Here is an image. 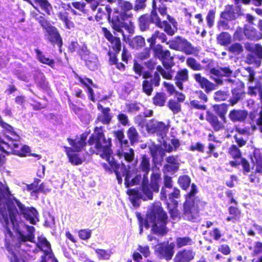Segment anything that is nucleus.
<instances>
[{"label": "nucleus", "mask_w": 262, "mask_h": 262, "mask_svg": "<svg viewBox=\"0 0 262 262\" xmlns=\"http://www.w3.org/2000/svg\"><path fill=\"white\" fill-rule=\"evenodd\" d=\"M85 2H84L86 10L88 13V18L89 20L92 19V16L91 14L92 12L95 11L97 7L99 5V3L97 0H84Z\"/></svg>", "instance_id": "nucleus-47"}, {"label": "nucleus", "mask_w": 262, "mask_h": 262, "mask_svg": "<svg viewBox=\"0 0 262 262\" xmlns=\"http://www.w3.org/2000/svg\"><path fill=\"white\" fill-rule=\"evenodd\" d=\"M107 161L108 162L111 168L113 170V171L116 176L118 184H121L122 182V177L124 176L125 178H126L127 175L129 174L130 172L129 167L127 168L126 165L123 163H121V164L118 163L114 158H112L111 160L109 159Z\"/></svg>", "instance_id": "nucleus-16"}, {"label": "nucleus", "mask_w": 262, "mask_h": 262, "mask_svg": "<svg viewBox=\"0 0 262 262\" xmlns=\"http://www.w3.org/2000/svg\"><path fill=\"white\" fill-rule=\"evenodd\" d=\"M89 134V132H84L79 136L76 135L75 139L68 138L67 141L71 146L70 147L71 150L76 152L82 151L88 144L86 139Z\"/></svg>", "instance_id": "nucleus-15"}, {"label": "nucleus", "mask_w": 262, "mask_h": 262, "mask_svg": "<svg viewBox=\"0 0 262 262\" xmlns=\"http://www.w3.org/2000/svg\"><path fill=\"white\" fill-rule=\"evenodd\" d=\"M68 49L71 53L76 52L80 57L89 54L86 45L84 43L80 45L77 41H71L68 45Z\"/></svg>", "instance_id": "nucleus-26"}, {"label": "nucleus", "mask_w": 262, "mask_h": 262, "mask_svg": "<svg viewBox=\"0 0 262 262\" xmlns=\"http://www.w3.org/2000/svg\"><path fill=\"white\" fill-rule=\"evenodd\" d=\"M257 92L258 93L259 99L262 102V84L260 83L256 84L254 86H249L248 87L247 93L251 96H256Z\"/></svg>", "instance_id": "nucleus-49"}, {"label": "nucleus", "mask_w": 262, "mask_h": 262, "mask_svg": "<svg viewBox=\"0 0 262 262\" xmlns=\"http://www.w3.org/2000/svg\"><path fill=\"white\" fill-rule=\"evenodd\" d=\"M57 16L59 19L61 20L67 29H70L74 27L73 23L71 20L69 13L65 11L58 12Z\"/></svg>", "instance_id": "nucleus-45"}, {"label": "nucleus", "mask_w": 262, "mask_h": 262, "mask_svg": "<svg viewBox=\"0 0 262 262\" xmlns=\"http://www.w3.org/2000/svg\"><path fill=\"white\" fill-rule=\"evenodd\" d=\"M250 123L258 126H262V107L259 111L253 110L248 114Z\"/></svg>", "instance_id": "nucleus-32"}, {"label": "nucleus", "mask_w": 262, "mask_h": 262, "mask_svg": "<svg viewBox=\"0 0 262 262\" xmlns=\"http://www.w3.org/2000/svg\"><path fill=\"white\" fill-rule=\"evenodd\" d=\"M175 244L168 242L160 243L155 250L156 254L160 258L169 261L172 259L174 253Z\"/></svg>", "instance_id": "nucleus-14"}, {"label": "nucleus", "mask_w": 262, "mask_h": 262, "mask_svg": "<svg viewBox=\"0 0 262 262\" xmlns=\"http://www.w3.org/2000/svg\"><path fill=\"white\" fill-rule=\"evenodd\" d=\"M186 65L193 71H201L203 67L193 57H188L186 61Z\"/></svg>", "instance_id": "nucleus-50"}, {"label": "nucleus", "mask_w": 262, "mask_h": 262, "mask_svg": "<svg viewBox=\"0 0 262 262\" xmlns=\"http://www.w3.org/2000/svg\"><path fill=\"white\" fill-rule=\"evenodd\" d=\"M236 86L231 90L232 96L229 100L230 104L231 106H234L245 97L244 83L239 81L238 82L236 83Z\"/></svg>", "instance_id": "nucleus-21"}, {"label": "nucleus", "mask_w": 262, "mask_h": 262, "mask_svg": "<svg viewBox=\"0 0 262 262\" xmlns=\"http://www.w3.org/2000/svg\"><path fill=\"white\" fill-rule=\"evenodd\" d=\"M248 116L247 110L241 109H233L229 113L228 117L233 122H243Z\"/></svg>", "instance_id": "nucleus-27"}, {"label": "nucleus", "mask_w": 262, "mask_h": 262, "mask_svg": "<svg viewBox=\"0 0 262 262\" xmlns=\"http://www.w3.org/2000/svg\"><path fill=\"white\" fill-rule=\"evenodd\" d=\"M228 50L230 53L236 55H238L243 52L244 49L241 43L238 42H235L232 43L229 47Z\"/></svg>", "instance_id": "nucleus-55"}, {"label": "nucleus", "mask_w": 262, "mask_h": 262, "mask_svg": "<svg viewBox=\"0 0 262 262\" xmlns=\"http://www.w3.org/2000/svg\"><path fill=\"white\" fill-rule=\"evenodd\" d=\"M118 53H113L111 51H108L107 55L108 56V62L110 66H115V68L121 72H124L126 70L125 64L122 62H119L118 59Z\"/></svg>", "instance_id": "nucleus-29"}, {"label": "nucleus", "mask_w": 262, "mask_h": 262, "mask_svg": "<svg viewBox=\"0 0 262 262\" xmlns=\"http://www.w3.org/2000/svg\"><path fill=\"white\" fill-rule=\"evenodd\" d=\"M188 149L191 151H196L199 152L203 153L205 150V145L200 142H197L194 144H191Z\"/></svg>", "instance_id": "nucleus-61"}, {"label": "nucleus", "mask_w": 262, "mask_h": 262, "mask_svg": "<svg viewBox=\"0 0 262 262\" xmlns=\"http://www.w3.org/2000/svg\"><path fill=\"white\" fill-rule=\"evenodd\" d=\"M36 20L44 30V38L53 47L57 46L61 52L63 46L62 37L58 29L52 25L44 15L36 17Z\"/></svg>", "instance_id": "nucleus-9"}, {"label": "nucleus", "mask_w": 262, "mask_h": 262, "mask_svg": "<svg viewBox=\"0 0 262 262\" xmlns=\"http://www.w3.org/2000/svg\"><path fill=\"white\" fill-rule=\"evenodd\" d=\"M126 134L131 145H134L139 141L140 136L135 127L132 126L127 130Z\"/></svg>", "instance_id": "nucleus-41"}, {"label": "nucleus", "mask_w": 262, "mask_h": 262, "mask_svg": "<svg viewBox=\"0 0 262 262\" xmlns=\"http://www.w3.org/2000/svg\"><path fill=\"white\" fill-rule=\"evenodd\" d=\"M191 183V179L187 175L180 176L178 179V183L180 187L184 190L187 189Z\"/></svg>", "instance_id": "nucleus-51"}, {"label": "nucleus", "mask_w": 262, "mask_h": 262, "mask_svg": "<svg viewBox=\"0 0 262 262\" xmlns=\"http://www.w3.org/2000/svg\"><path fill=\"white\" fill-rule=\"evenodd\" d=\"M37 247L41 251H43L45 256L49 255L50 257L53 256L51 244L46 237H38Z\"/></svg>", "instance_id": "nucleus-30"}, {"label": "nucleus", "mask_w": 262, "mask_h": 262, "mask_svg": "<svg viewBox=\"0 0 262 262\" xmlns=\"http://www.w3.org/2000/svg\"><path fill=\"white\" fill-rule=\"evenodd\" d=\"M169 47L175 51L182 52L187 55L196 54L199 52L196 48L194 47L187 39L181 36H177L171 40Z\"/></svg>", "instance_id": "nucleus-11"}, {"label": "nucleus", "mask_w": 262, "mask_h": 262, "mask_svg": "<svg viewBox=\"0 0 262 262\" xmlns=\"http://www.w3.org/2000/svg\"><path fill=\"white\" fill-rule=\"evenodd\" d=\"M99 259L108 260L110 259L111 252L104 249H96L95 250Z\"/></svg>", "instance_id": "nucleus-57"}, {"label": "nucleus", "mask_w": 262, "mask_h": 262, "mask_svg": "<svg viewBox=\"0 0 262 262\" xmlns=\"http://www.w3.org/2000/svg\"><path fill=\"white\" fill-rule=\"evenodd\" d=\"M197 192V187L194 183H192L190 191L184 196L182 215L188 221H194L199 216L200 211L204 208L206 204L199 196L195 195Z\"/></svg>", "instance_id": "nucleus-7"}, {"label": "nucleus", "mask_w": 262, "mask_h": 262, "mask_svg": "<svg viewBox=\"0 0 262 262\" xmlns=\"http://www.w3.org/2000/svg\"><path fill=\"white\" fill-rule=\"evenodd\" d=\"M140 171L144 172L143 177L147 176L150 170V158L146 154L142 155L140 162L139 165Z\"/></svg>", "instance_id": "nucleus-35"}, {"label": "nucleus", "mask_w": 262, "mask_h": 262, "mask_svg": "<svg viewBox=\"0 0 262 262\" xmlns=\"http://www.w3.org/2000/svg\"><path fill=\"white\" fill-rule=\"evenodd\" d=\"M209 73L211 75V79L213 80L217 85H222L223 81L222 79V75L221 68L219 69L212 68L209 70Z\"/></svg>", "instance_id": "nucleus-43"}, {"label": "nucleus", "mask_w": 262, "mask_h": 262, "mask_svg": "<svg viewBox=\"0 0 262 262\" xmlns=\"http://www.w3.org/2000/svg\"><path fill=\"white\" fill-rule=\"evenodd\" d=\"M246 50L250 53L247 54L245 62L248 64H253L256 67H259L262 60V46L256 43L254 46H246Z\"/></svg>", "instance_id": "nucleus-12"}, {"label": "nucleus", "mask_w": 262, "mask_h": 262, "mask_svg": "<svg viewBox=\"0 0 262 262\" xmlns=\"http://www.w3.org/2000/svg\"><path fill=\"white\" fill-rule=\"evenodd\" d=\"M146 128L148 133H157L161 135L165 134L168 130V126L164 122H158L154 119L150 120L146 123Z\"/></svg>", "instance_id": "nucleus-20"}, {"label": "nucleus", "mask_w": 262, "mask_h": 262, "mask_svg": "<svg viewBox=\"0 0 262 262\" xmlns=\"http://www.w3.org/2000/svg\"><path fill=\"white\" fill-rule=\"evenodd\" d=\"M235 142L237 144V146L239 147H242L246 145L248 140V137L234 135L233 136Z\"/></svg>", "instance_id": "nucleus-60"}, {"label": "nucleus", "mask_w": 262, "mask_h": 262, "mask_svg": "<svg viewBox=\"0 0 262 262\" xmlns=\"http://www.w3.org/2000/svg\"><path fill=\"white\" fill-rule=\"evenodd\" d=\"M119 156H123L126 161L131 162L134 159L135 152L134 150L132 148H130L128 152H122L118 154Z\"/></svg>", "instance_id": "nucleus-58"}, {"label": "nucleus", "mask_w": 262, "mask_h": 262, "mask_svg": "<svg viewBox=\"0 0 262 262\" xmlns=\"http://www.w3.org/2000/svg\"><path fill=\"white\" fill-rule=\"evenodd\" d=\"M215 11L213 9L210 10L206 16V21L208 27L211 28L214 22Z\"/></svg>", "instance_id": "nucleus-64"}, {"label": "nucleus", "mask_w": 262, "mask_h": 262, "mask_svg": "<svg viewBox=\"0 0 262 262\" xmlns=\"http://www.w3.org/2000/svg\"><path fill=\"white\" fill-rule=\"evenodd\" d=\"M131 178V172L129 174L127 175V177L124 178V184L126 187H129L130 186H135L139 185L140 183L142 181L143 178L140 174H137L134 178H133L130 181V178Z\"/></svg>", "instance_id": "nucleus-48"}, {"label": "nucleus", "mask_w": 262, "mask_h": 262, "mask_svg": "<svg viewBox=\"0 0 262 262\" xmlns=\"http://www.w3.org/2000/svg\"><path fill=\"white\" fill-rule=\"evenodd\" d=\"M34 51L36 54L37 59L39 62L47 64L52 69H54L55 63L54 59L46 57L42 52L38 49H35Z\"/></svg>", "instance_id": "nucleus-39"}, {"label": "nucleus", "mask_w": 262, "mask_h": 262, "mask_svg": "<svg viewBox=\"0 0 262 262\" xmlns=\"http://www.w3.org/2000/svg\"><path fill=\"white\" fill-rule=\"evenodd\" d=\"M112 116H107L102 115H98L95 121V123H101L103 124L108 125L112 120Z\"/></svg>", "instance_id": "nucleus-62"}, {"label": "nucleus", "mask_w": 262, "mask_h": 262, "mask_svg": "<svg viewBox=\"0 0 262 262\" xmlns=\"http://www.w3.org/2000/svg\"><path fill=\"white\" fill-rule=\"evenodd\" d=\"M130 47L135 49H139L145 46V38L141 35H136L129 42Z\"/></svg>", "instance_id": "nucleus-46"}, {"label": "nucleus", "mask_w": 262, "mask_h": 262, "mask_svg": "<svg viewBox=\"0 0 262 262\" xmlns=\"http://www.w3.org/2000/svg\"><path fill=\"white\" fill-rule=\"evenodd\" d=\"M166 163L164 165L162 171L164 174H174L179 169L180 163L178 155H170L165 158Z\"/></svg>", "instance_id": "nucleus-19"}, {"label": "nucleus", "mask_w": 262, "mask_h": 262, "mask_svg": "<svg viewBox=\"0 0 262 262\" xmlns=\"http://www.w3.org/2000/svg\"><path fill=\"white\" fill-rule=\"evenodd\" d=\"M102 31L106 39L111 43L114 53H119L121 49V41L119 37L114 36L105 27L102 28Z\"/></svg>", "instance_id": "nucleus-23"}, {"label": "nucleus", "mask_w": 262, "mask_h": 262, "mask_svg": "<svg viewBox=\"0 0 262 262\" xmlns=\"http://www.w3.org/2000/svg\"><path fill=\"white\" fill-rule=\"evenodd\" d=\"M63 148L70 163L74 165H79L82 163L83 160L78 154L72 153L74 152V150H71L70 147L67 146H64Z\"/></svg>", "instance_id": "nucleus-33"}, {"label": "nucleus", "mask_w": 262, "mask_h": 262, "mask_svg": "<svg viewBox=\"0 0 262 262\" xmlns=\"http://www.w3.org/2000/svg\"><path fill=\"white\" fill-rule=\"evenodd\" d=\"M4 144L6 145L11 149V152L15 155L20 157H25L27 156L28 153L31 151L30 148L27 145H23L18 141L11 140L10 142H6Z\"/></svg>", "instance_id": "nucleus-17"}, {"label": "nucleus", "mask_w": 262, "mask_h": 262, "mask_svg": "<svg viewBox=\"0 0 262 262\" xmlns=\"http://www.w3.org/2000/svg\"><path fill=\"white\" fill-rule=\"evenodd\" d=\"M24 1L31 3L30 0H24ZM41 10L44 11L48 15H51L53 11V7L51 4L48 0H33Z\"/></svg>", "instance_id": "nucleus-37"}, {"label": "nucleus", "mask_w": 262, "mask_h": 262, "mask_svg": "<svg viewBox=\"0 0 262 262\" xmlns=\"http://www.w3.org/2000/svg\"><path fill=\"white\" fill-rule=\"evenodd\" d=\"M88 144L90 146L89 151L91 154L99 155L106 161L110 159L112 139L105 137L103 126L94 128V133L91 135L88 140Z\"/></svg>", "instance_id": "nucleus-5"}, {"label": "nucleus", "mask_w": 262, "mask_h": 262, "mask_svg": "<svg viewBox=\"0 0 262 262\" xmlns=\"http://www.w3.org/2000/svg\"><path fill=\"white\" fill-rule=\"evenodd\" d=\"M35 82L37 86L42 90H47L49 88L48 82L42 73H40L36 77Z\"/></svg>", "instance_id": "nucleus-53"}, {"label": "nucleus", "mask_w": 262, "mask_h": 262, "mask_svg": "<svg viewBox=\"0 0 262 262\" xmlns=\"http://www.w3.org/2000/svg\"><path fill=\"white\" fill-rule=\"evenodd\" d=\"M85 61L86 66L91 71H95L98 68V58L94 54H91L89 51V54L81 57Z\"/></svg>", "instance_id": "nucleus-31"}, {"label": "nucleus", "mask_w": 262, "mask_h": 262, "mask_svg": "<svg viewBox=\"0 0 262 262\" xmlns=\"http://www.w3.org/2000/svg\"><path fill=\"white\" fill-rule=\"evenodd\" d=\"M241 15L240 8L236 9L234 6L228 5L225 7L224 11L221 12L220 16L227 21H232Z\"/></svg>", "instance_id": "nucleus-22"}, {"label": "nucleus", "mask_w": 262, "mask_h": 262, "mask_svg": "<svg viewBox=\"0 0 262 262\" xmlns=\"http://www.w3.org/2000/svg\"><path fill=\"white\" fill-rule=\"evenodd\" d=\"M72 6L76 9L79 10L83 14L88 16V13L86 10V7L83 2H74L72 3Z\"/></svg>", "instance_id": "nucleus-63"}, {"label": "nucleus", "mask_w": 262, "mask_h": 262, "mask_svg": "<svg viewBox=\"0 0 262 262\" xmlns=\"http://www.w3.org/2000/svg\"><path fill=\"white\" fill-rule=\"evenodd\" d=\"M195 252L192 248L178 250L173 258V262H191L195 258Z\"/></svg>", "instance_id": "nucleus-18"}, {"label": "nucleus", "mask_w": 262, "mask_h": 262, "mask_svg": "<svg viewBox=\"0 0 262 262\" xmlns=\"http://www.w3.org/2000/svg\"><path fill=\"white\" fill-rule=\"evenodd\" d=\"M138 219L141 231L143 227L146 229L150 227L153 234L164 236L168 233V229L166 226L168 222V215L161 206H154L145 218L139 215Z\"/></svg>", "instance_id": "nucleus-4"}, {"label": "nucleus", "mask_w": 262, "mask_h": 262, "mask_svg": "<svg viewBox=\"0 0 262 262\" xmlns=\"http://www.w3.org/2000/svg\"><path fill=\"white\" fill-rule=\"evenodd\" d=\"M217 43L222 46H227L232 41V37L227 32H222L216 36Z\"/></svg>", "instance_id": "nucleus-42"}, {"label": "nucleus", "mask_w": 262, "mask_h": 262, "mask_svg": "<svg viewBox=\"0 0 262 262\" xmlns=\"http://www.w3.org/2000/svg\"><path fill=\"white\" fill-rule=\"evenodd\" d=\"M228 154L234 160L229 161L230 165L232 167H237L239 165L237 160L242 157V153L239 147L235 144L231 145L228 149Z\"/></svg>", "instance_id": "nucleus-25"}, {"label": "nucleus", "mask_w": 262, "mask_h": 262, "mask_svg": "<svg viewBox=\"0 0 262 262\" xmlns=\"http://www.w3.org/2000/svg\"><path fill=\"white\" fill-rule=\"evenodd\" d=\"M14 200L20 202L14 196L8 197L5 201V206L0 207V223L9 232H10L9 220L12 224L14 225L17 222V217L19 214V208L15 204Z\"/></svg>", "instance_id": "nucleus-8"}, {"label": "nucleus", "mask_w": 262, "mask_h": 262, "mask_svg": "<svg viewBox=\"0 0 262 262\" xmlns=\"http://www.w3.org/2000/svg\"><path fill=\"white\" fill-rule=\"evenodd\" d=\"M192 238L188 236H178L175 238V247L177 249H182V248L190 246L194 244Z\"/></svg>", "instance_id": "nucleus-36"}, {"label": "nucleus", "mask_w": 262, "mask_h": 262, "mask_svg": "<svg viewBox=\"0 0 262 262\" xmlns=\"http://www.w3.org/2000/svg\"><path fill=\"white\" fill-rule=\"evenodd\" d=\"M188 71L184 68L178 70L173 78L176 86L181 90H183V83L188 80Z\"/></svg>", "instance_id": "nucleus-28"}, {"label": "nucleus", "mask_w": 262, "mask_h": 262, "mask_svg": "<svg viewBox=\"0 0 262 262\" xmlns=\"http://www.w3.org/2000/svg\"><path fill=\"white\" fill-rule=\"evenodd\" d=\"M161 177L159 172H152L150 175V182L147 176L143 177L139 187L130 188L127 190L126 193L129 196V200L134 206H139L138 201L153 199V192H158Z\"/></svg>", "instance_id": "nucleus-3"}, {"label": "nucleus", "mask_w": 262, "mask_h": 262, "mask_svg": "<svg viewBox=\"0 0 262 262\" xmlns=\"http://www.w3.org/2000/svg\"><path fill=\"white\" fill-rule=\"evenodd\" d=\"M146 2L147 0H135L133 9L136 12L144 10L146 7Z\"/></svg>", "instance_id": "nucleus-59"}, {"label": "nucleus", "mask_w": 262, "mask_h": 262, "mask_svg": "<svg viewBox=\"0 0 262 262\" xmlns=\"http://www.w3.org/2000/svg\"><path fill=\"white\" fill-rule=\"evenodd\" d=\"M138 25L142 32L149 29L150 25L154 24L157 27L163 30L169 36H173L178 30V22L169 14L167 15V19H158L150 14L145 13L141 15L137 19Z\"/></svg>", "instance_id": "nucleus-6"}, {"label": "nucleus", "mask_w": 262, "mask_h": 262, "mask_svg": "<svg viewBox=\"0 0 262 262\" xmlns=\"http://www.w3.org/2000/svg\"><path fill=\"white\" fill-rule=\"evenodd\" d=\"M14 201L19 208V216H22L32 225H36L39 222V213L35 208L26 206L21 202L15 200Z\"/></svg>", "instance_id": "nucleus-13"}, {"label": "nucleus", "mask_w": 262, "mask_h": 262, "mask_svg": "<svg viewBox=\"0 0 262 262\" xmlns=\"http://www.w3.org/2000/svg\"><path fill=\"white\" fill-rule=\"evenodd\" d=\"M167 98L166 93L163 92H156L152 98V103L156 106L163 107L166 102Z\"/></svg>", "instance_id": "nucleus-40"}, {"label": "nucleus", "mask_w": 262, "mask_h": 262, "mask_svg": "<svg viewBox=\"0 0 262 262\" xmlns=\"http://www.w3.org/2000/svg\"><path fill=\"white\" fill-rule=\"evenodd\" d=\"M193 77L200 86L205 90L206 93H209L215 89V85L206 78L203 77L201 73L193 74Z\"/></svg>", "instance_id": "nucleus-24"}, {"label": "nucleus", "mask_w": 262, "mask_h": 262, "mask_svg": "<svg viewBox=\"0 0 262 262\" xmlns=\"http://www.w3.org/2000/svg\"><path fill=\"white\" fill-rule=\"evenodd\" d=\"M107 12V19L113 30L124 35L123 28L129 34L135 32V25L132 20L128 23L125 21L133 17V14L129 11L133 9V4L127 0H117V6L114 9L112 15L111 7L106 5L104 8Z\"/></svg>", "instance_id": "nucleus-2"}, {"label": "nucleus", "mask_w": 262, "mask_h": 262, "mask_svg": "<svg viewBox=\"0 0 262 262\" xmlns=\"http://www.w3.org/2000/svg\"><path fill=\"white\" fill-rule=\"evenodd\" d=\"M154 56L159 59L163 66L158 65L156 67L157 71L152 75L149 71H145L142 75L144 79L142 81V92L147 96H150L154 91V87L160 85L161 74L163 79L172 80L174 70L172 68L174 66V56L171 55L168 49H164L163 46L158 43L154 49Z\"/></svg>", "instance_id": "nucleus-1"}, {"label": "nucleus", "mask_w": 262, "mask_h": 262, "mask_svg": "<svg viewBox=\"0 0 262 262\" xmlns=\"http://www.w3.org/2000/svg\"><path fill=\"white\" fill-rule=\"evenodd\" d=\"M228 212L230 216L226 218L227 221L231 222L232 223L239 221L242 215V212L237 207L233 206H229L228 208Z\"/></svg>", "instance_id": "nucleus-38"}, {"label": "nucleus", "mask_w": 262, "mask_h": 262, "mask_svg": "<svg viewBox=\"0 0 262 262\" xmlns=\"http://www.w3.org/2000/svg\"><path fill=\"white\" fill-rule=\"evenodd\" d=\"M244 31L245 35L249 39L257 40L262 38L261 34L250 26L245 25Z\"/></svg>", "instance_id": "nucleus-34"}, {"label": "nucleus", "mask_w": 262, "mask_h": 262, "mask_svg": "<svg viewBox=\"0 0 262 262\" xmlns=\"http://www.w3.org/2000/svg\"><path fill=\"white\" fill-rule=\"evenodd\" d=\"M167 107L174 114H176L181 111V105L180 103L174 99H170L167 102Z\"/></svg>", "instance_id": "nucleus-52"}, {"label": "nucleus", "mask_w": 262, "mask_h": 262, "mask_svg": "<svg viewBox=\"0 0 262 262\" xmlns=\"http://www.w3.org/2000/svg\"><path fill=\"white\" fill-rule=\"evenodd\" d=\"M214 108L216 115L208 110L206 112V120L215 132H219L225 128L228 107L226 104L223 103L215 105Z\"/></svg>", "instance_id": "nucleus-10"}, {"label": "nucleus", "mask_w": 262, "mask_h": 262, "mask_svg": "<svg viewBox=\"0 0 262 262\" xmlns=\"http://www.w3.org/2000/svg\"><path fill=\"white\" fill-rule=\"evenodd\" d=\"M75 78L77 79L81 84L86 88L94 85L92 80L88 77H82L79 75L76 74Z\"/></svg>", "instance_id": "nucleus-56"}, {"label": "nucleus", "mask_w": 262, "mask_h": 262, "mask_svg": "<svg viewBox=\"0 0 262 262\" xmlns=\"http://www.w3.org/2000/svg\"><path fill=\"white\" fill-rule=\"evenodd\" d=\"M172 178L167 174L163 176V185L162 186L160 195L164 199H166V188L171 189L172 188Z\"/></svg>", "instance_id": "nucleus-44"}, {"label": "nucleus", "mask_w": 262, "mask_h": 262, "mask_svg": "<svg viewBox=\"0 0 262 262\" xmlns=\"http://www.w3.org/2000/svg\"><path fill=\"white\" fill-rule=\"evenodd\" d=\"M254 164L256 167L255 172L262 173V156L260 154H254Z\"/></svg>", "instance_id": "nucleus-54"}]
</instances>
